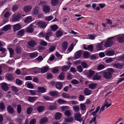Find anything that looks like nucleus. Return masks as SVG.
Segmentation results:
<instances>
[{
    "instance_id": "a19ab883",
    "label": "nucleus",
    "mask_w": 124,
    "mask_h": 124,
    "mask_svg": "<svg viewBox=\"0 0 124 124\" xmlns=\"http://www.w3.org/2000/svg\"><path fill=\"white\" fill-rule=\"evenodd\" d=\"M96 86V84H95L92 83L89 84L88 85L89 88L91 89H94Z\"/></svg>"
},
{
    "instance_id": "338daca9",
    "label": "nucleus",
    "mask_w": 124,
    "mask_h": 124,
    "mask_svg": "<svg viewBox=\"0 0 124 124\" xmlns=\"http://www.w3.org/2000/svg\"><path fill=\"white\" fill-rule=\"evenodd\" d=\"M80 106L81 110H84L85 109L86 106L84 104H81Z\"/></svg>"
},
{
    "instance_id": "39448f33",
    "label": "nucleus",
    "mask_w": 124,
    "mask_h": 124,
    "mask_svg": "<svg viewBox=\"0 0 124 124\" xmlns=\"http://www.w3.org/2000/svg\"><path fill=\"white\" fill-rule=\"evenodd\" d=\"M21 17V15L20 14H18L17 15H14L13 16V17L12 19V22H15L19 21Z\"/></svg>"
},
{
    "instance_id": "4be33fe9",
    "label": "nucleus",
    "mask_w": 124,
    "mask_h": 124,
    "mask_svg": "<svg viewBox=\"0 0 124 124\" xmlns=\"http://www.w3.org/2000/svg\"><path fill=\"white\" fill-rule=\"evenodd\" d=\"M48 121V119L46 117H44L41 118L40 120V124H43Z\"/></svg>"
},
{
    "instance_id": "603ef678",
    "label": "nucleus",
    "mask_w": 124,
    "mask_h": 124,
    "mask_svg": "<svg viewBox=\"0 0 124 124\" xmlns=\"http://www.w3.org/2000/svg\"><path fill=\"white\" fill-rule=\"evenodd\" d=\"M5 106L4 103L3 102L0 103V109L1 110L3 111L4 110Z\"/></svg>"
},
{
    "instance_id": "4d7b16f0",
    "label": "nucleus",
    "mask_w": 124,
    "mask_h": 124,
    "mask_svg": "<svg viewBox=\"0 0 124 124\" xmlns=\"http://www.w3.org/2000/svg\"><path fill=\"white\" fill-rule=\"evenodd\" d=\"M62 35V32L60 30L57 31L56 32V35L57 37H60Z\"/></svg>"
},
{
    "instance_id": "13d9d810",
    "label": "nucleus",
    "mask_w": 124,
    "mask_h": 124,
    "mask_svg": "<svg viewBox=\"0 0 124 124\" xmlns=\"http://www.w3.org/2000/svg\"><path fill=\"white\" fill-rule=\"evenodd\" d=\"M101 78L100 76L97 75H95L93 78V79L94 80H98Z\"/></svg>"
},
{
    "instance_id": "1a4fd4ad",
    "label": "nucleus",
    "mask_w": 124,
    "mask_h": 124,
    "mask_svg": "<svg viewBox=\"0 0 124 124\" xmlns=\"http://www.w3.org/2000/svg\"><path fill=\"white\" fill-rule=\"evenodd\" d=\"M7 110L10 114H13L14 112V108L10 105L7 107Z\"/></svg>"
},
{
    "instance_id": "5701e85b",
    "label": "nucleus",
    "mask_w": 124,
    "mask_h": 124,
    "mask_svg": "<svg viewBox=\"0 0 124 124\" xmlns=\"http://www.w3.org/2000/svg\"><path fill=\"white\" fill-rule=\"evenodd\" d=\"M68 46V43L67 41L64 42L62 43V51H65Z\"/></svg>"
},
{
    "instance_id": "8fccbe9b",
    "label": "nucleus",
    "mask_w": 124,
    "mask_h": 124,
    "mask_svg": "<svg viewBox=\"0 0 124 124\" xmlns=\"http://www.w3.org/2000/svg\"><path fill=\"white\" fill-rule=\"evenodd\" d=\"M57 108V107L56 105H50L49 107V108L50 110H53Z\"/></svg>"
},
{
    "instance_id": "72a5a7b5",
    "label": "nucleus",
    "mask_w": 124,
    "mask_h": 124,
    "mask_svg": "<svg viewBox=\"0 0 124 124\" xmlns=\"http://www.w3.org/2000/svg\"><path fill=\"white\" fill-rule=\"evenodd\" d=\"M38 53L37 52L30 53L29 55V56L31 58L35 57L38 55Z\"/></svg>"
},
{
    "instance_id": "37998d69",
    "label": "nucleus",
    "mask_w": 124,
    "mask_h": 124,
    "mask_svg": "<svg viewBox=\"0 0 124 124\" xmlns=\"http://www.w3.org/2000/svg\"><path fill=\"white\" fill-rule=\"evenodd\" d=\"M65 115L68 117H69L71 115V113L70 110H67L65 111L64 113Z\"/></svg>"
},
{
    "instance_id": "9b49d317",
    "label": "nucleus",
    "mask_w": 124,
    "mask_h": 124,
    "mask_svg": "<svg viewBox=\"0 0 124 124\" xmlns=\"http://www.w3.org/2000/svg\"><path fill=\"white\" fill-rule=\"evenodd\" d=\"M112 66L114 67L119 69L122 68L123 67V65L120 63L113 64Z\"/></svg>"
},
{
    "instance_id": "20e7f679",
    "label": "nucleus",
    "mask_w": 124,
    "mask_h": 124,
    "mask_svg": "<svg viewBox=\"0 0 124 124\" xmlns=\"http://www.w3.org/2000/svg\"><path fill=\"white\" fill-rule=\"evenodd\" d=\"M28 47L32 48L34 47L37 44V42L34 40H31L28 42Z\"/></svg>"
},
{
    "instance_id": "5fc2aeb1",
    "label": "nucleus",
    "mask_w": 124,
    "mask_h": 124,
    "mask_svg": "<svg viewBox=\"0 0 124 124\" xmlns=\"http://www.w3.org/2000/svg\"><path fill=\"white\" fill-rule=\"evenodd\" d=\"M81 64L84 68H87L88 67V65L87 64L84 62H82L81 63Z\"/></svg>"
},
{
    "instance_id": "cd10ccee",
    "label": "nucleus",
    "mask_w": 124,
    "mask_h": 124,
    "mask_svg": "<svg viewBox=\"0 0 124 124\" xmlns=\"http://www.w3.org/2000/svg\"><path fill=\"white\" fill-rule=\"evenodd\" d=\"M10 54V57L12 58L13 57L14 53V50L12 48L9 47L8 48Z\"/></svg>"
},
{
    "instance_id": "4468645a",
    "label": "nucleus",
    "mask_w": 124,
    "mask_h": 124,
    "mask_svg": "<svg viewBox=\"0 0 124 124\" xmlns=\"http://www.w3.org/2000/svg\"><path fill=\"white\" fill-rule=\"evenodd\" d=\"M24 22L25 23H29L31 22L32 20V18L31 16H29L24 19Z\"/></svg>"
},
{
    "instance_id": "f03ea898",
    "label": "nucleus",
    "mask_w": 124,
    "mask_h": 124,
    "mask_svg": "<svg viewBox=\"0 0 124 124\" xmlns=\"http://www.w3.org/2000/svg\"><path fill=\"white\" fill-rule=\"evenodd\" d=\"M115 36L109 37L107 39V40L105 42L104 46L106 48L111 46L113 44V41L111 40L113 39Z\"/></svg>"
},
{
    "instance_id": "864d4df0",
    "label": "nucleus",
    "mask_w": 124,
    "mask_h": 124,
    "mask_svg": "<svg viewBox=\"0 0 124 124\" xmlns=\"http://www.w3.org/2000/svg\"><path fill=\"white\" fill-rule=\"evenodd\" d=\"M43 98L46 101H52L53 100V98L51 97H50L47 96H44Z\"/></svg>"
},
{
    "instance_id": "58836bf2",
    "label": "nucleus",
    "mask_w": 124,
    "mask_h": 124,
    "mask_svg": "<svg viewBox=\"0 0 124 124\" xmlns=\"http://www.w3.org/2000/svg\"><path fill=\"white\" fill-rule=\"evenodd\" d=\"M12 90L14 92H18L20 90L19 88L16 87L14 86H11Z\"/></svg>"
},
{
    "instance_id": "2eb2a0df",
    "label": "nucleus",
    "mask_w": 124,
    "mask_h": 124,
    "mask_svg": "<svg viewBox=\"0 0 124 124\" xmlns=\"http://www.w3.org/2000/svg\"><path fill=\"white\" fill-rule=\"evenodd\" d=\"M11 28V26L9 24H8L5 25L2 28H1L0 31H5L9 30Z\"/></svg>"
},
{
    "instance_id": "c9c22d12",
    "label": "nucleus",
    "mask_w": 124,
    "mask_h": 124,
    "mask_svg": "<svg viewBox=\"0 0 124 124\" xmlns=\"http://www.w3.org/2000/svg\"><path fill=\"white\" fill-rule=\"evenodd\" d=\"M100 108V107L99 106L97 107L96 110L95 111L93 112L91 114V115H93L94 116H97L96 113L99 110Z\"/></svg>"
},
{
    "instance_id": "e2e57ef3",
    "label": "nucleus",
    "mask_w": 124,
    "mask_h": 124,
    "mask_svg": "<svg viewBox=\"0 0 124 124\" xmlns=\"http://www.w3.org/2000/svg\"><path fill=\"white\" fill-rule=\"evenodd\" d=\"M49 93L52 96H57L58 95L57 92H50Z\"/></svg>"
},
{
    "instance_id": "dca6fc26",
    "label": "nucleus",
    "mask_w": 124,
    "mask_h": 124,
    "mask_svg": "<svg viewBox=\"0 0 124 124\" xmlns=\"http://www.w3.org/2000/svg\"><path fill=\"white\" fill-rule=\"evenodd\" d=\"M1 87L4 91H6L8 90V87L7 84L5 83H3L1 84Z\"/></svg>"
},
{
    "instance_id": "3c124183",
    "label": "nucleus",
    "mask_w": 124,
    "mask_h": 124,
    "mask_svg": "<svg viewBox=\"0 0 124 124\" xmlns=\"http://www.w3.org/2000/svg\"><path fill=\"white\" fill-rule=\"evenodd\" d=\"M15 50L17 54H20L21 52V50L20 48L18 46H16Z\"/></svg>"
},
{
    "instance_id": "052dcab7",
    "label": "nucleus",
    "mask_w": 124,
    "mask_h": 124,
    "mask_svg": "<svg viewBox=\"0 0 124 124\" xmlns=\"http://www.w3.org/2000/svg\"><path fill=\"white\" fill-rule=\"evenodd\" d=\"M40 44L42 46H46L47 45V42L42 40L41 41L40 43Z\"/></svg>"
},
{
    "instance_id": "2f4dec72",
    "label": "nucleus",
    "mask_w": 124,
    "mask_h": 124,
    "mask_svg": "<svg viewBox=\"0 0 124 124\" xmlns=\"http://www.w3.org/2000/svg\"><path fill=\"white\" fill-rule=\"evenodd\" d=\"M117 40L120 43H122L124 42V37L122 36H118Z\"/></svg>"
},
{
    "instance_id": "c85d7f7f",
    "label": "nucleus",
    "mask_w": 124,
    "mask_h": 124,
    "mask_svg": "<svg viewBox=\"0 0 124 124\" xmlns=\"http://www.w3.org/2000/svg\"><path fill=\"white\" fill-rule=\"evenodd\" d=\"M103 45V43L102 42H101V43H98L96 46L97 50H102L103 49L102 47Z\"/></svg>"
},
{
    "instance_id": "ddd939ff",
    "label": "nucleus",
    "mask_w": 124,
    "mask_h": 124,
    "mask_svg": "<svg viewBox=\"0 0 124 124\" xmlns=\"http://www.w3.org/2000/svg\"><path fill=\"white\" fill-rule=\"evenodd\" d=\"M75 118L76 120L78 121H81L82 120L81 118V115L79 113H77L75 114Z\"/></svg>"
},
{
    "instance_id": "c03bdc74",
    "label": "nucleus",
    "mask_w": 124,
    "mask_h": 124,
    "mask_svg": "<svg viewBox=\"0 0 124 124\" xmlns=\"http://www.w3.org/2000/svg\"><path fill=\"white\" fill-rule=\"evenodd\" d=\"M33 30V29L32 27H28L26 28V31L29 33L32 32Z\"/></svg>"
},
{
    "instance_id": "a211bd4d",
    "label": "nucleus",
    "mask_w": 124,
    "mask_h": 124,
    "mask_svg": "<svg viewBox=\"0 0 124 124\" xmlns=\"http://www.w3.org/2000/svg\"><path fill=\"white\" fill-rule=\"evenodd\" d=\"M74 48V44L72 43L68 47L67 51L66 52H65V53L68 54L71 52L73 49Z\"/></svg>"
},
{
    "instance_id": "412c9836",
    "label": "nucleus",
    "mask_w": 124,
    "mask_h": 124,
    "mask_svg": "<svg viewBox=\"0 0 124 124\" xmlns=\"http://www.w3.org/2000/svg\"><path fill=\"white\" fill-rule=\"evenodd\" d=\"M74 120L73 118L72 117H66L64 119V121L66 123L72 122Z\"/></svg>"
},
{
    "instance_id": "774afa93",
    "label": "nucleus",
    "mask_w": 124,
    "mask_h": 124,
    "mask_svg": "<svg viewBox=\"0 0 124 124\" xmlns=\"http://www.w3.org/2000/svg\"><path fill=\"white\" fill-rule=\"evenodd\" d=\"M71 82L72 84H77L79 83V81L75 79H73L71 80Z\"/></svg>"
},
{
    "instance_id": "e433bc0d",
    "label": "nucleus",
    "mask_w": 124,
    "mask_h": 124,
    "mask_svg": "<svg viewBox=\"0 0 124 124\" xmlns=\"http://www.w3.org/2000/svg\"><path fill=\"white\" fill-rule=\"evenodd\" d=\"M51 30L53 31H56L58 28V27L55 24H54L50 26Z\"/></svg>"
},
{
    "instance_id": "0eeeda50",
    "label": "nucleus",
    "mask_w": 124,
    "mask_h": 124,
    "mask_svg": "<svg viewBox=\"0 0 124 124\" xmlns=\"http://www.w3.org/2000/svg\"><path fill=\"white\" fill-rule=\"evenodd\" d=\"M92 91L90 90L88 88H85L83 91V93L85 95H89L92 93Z\"/></svg>"
},
{
    "instance_id": "09e8293b",
    "label": "nucleus",
    "mask_w": 124,
    "mask_h": 124,
    "mask_svg": "<svg viewBox=\"0 0 124 124\" xmlns=\"http://www.w3.org/2000/svg\"><path fill=\"white\" fill-rule=\"evenodd\" d=\"M83 55L85 58H88L89 57L90 54L88 52H85L83 53Z\"/></svg>"
},
{
    "instance_id": "aec40b11",
    "label": "nucleus",
    "mask_w": 124,
    "mask_h": 124,
    "mask_svg": "<svg viewBox=\"0 0 124 124\" xmlns=\"http://www.w3.org/2000/svg\"><path fill=\"white\" fill-rule=\"evenodd\" d=\"M25 33V31L24 29H22L19 31L17 33V35L19 37H22Z\"/></svg>"
},
{
    "instance_id": "69168bd1",
    "label": "nucleus",
    "mask_w": 124,
    "mask_h": 124,
    "mask_svg": "<svg viewBox=\"0 0 124 124\" xmlns=\"http://www.w3.org/2000/svg\"><path fill=\"white\" fill-rule=\"evenodd\" d=\"M70 96L68 94L65 93H62V97L64 98H69Z\"/></svg>"
},
{
    "instance_id": "a18cd8bd",
    "label": "nucleus",
    "mask_w": 124,
    "mask_h": 124,
    "mask_svg": "<svg viewBox=\"0 0 124 124\" xmlns=\"http://www.w3.org/2000/svg\"><path fill=\"white\" fill-rule=\"evenodd\" d=\"M21 107L20 104H18L17 107V113L19 114L21 113Z\"/></svg>"
},
{
    "instance_id": "79ce46f5",
    "label": "nucleus",
    "mask_w": 124,
    "mask_h": 124,
    "mask_svg": "<svg viewBox=\"0 0 124 124\" xmlns=\"http://www.w3.org/2000/svg\"><path fill=\"white\" fill-rule=\"evenodd\" d=\"M44 109V108L43 106H40L38 107L37 110L39 112H40L43 111Z\"/></svg>"
},
{
    "instance_id": "4c0bfd02",
    "label": "nucleus",
    "mask_w": 124,
    "mask_h": 124,
    "mask_svg": "<svg viewBox=\"0 0 124 124\" xmlns=\"http://www.w3.org/2000/svg\"><path fill=\"white\" fill-rule=\"evenodd\" d=\"M67 63H68V65H70V66H62V71H66L70 67V65L71 64V63H69L68 62Z\"/></svg>"
},
{
    "instance_id": "f257e3e1",
    "label": "nucleus",
    "mask_w": 124,
    "mask_h": 124,
    "mask_svg": "<svg viewBox=\"0 0 124 124\" xmlns=\"http://www.w3.org/2000/svg\"><path fill=\"white\" fill-rule=\"evenodd\" d=\"M107 70H108L107 72L102 71L100 72L103 73V76L104 78L108 79L111 78L112 74L114 72V70L113 69L111 68H108Z\"/></svg>"
},
{
    "instance_id": "6e6d98bb",
    "label": "nucleus",
    "mask_w": 124,
    "mask_h": 124,
    "mask_svg": "<svg viewBox=\"0 0 124 124\" xmlns=\"http://www.w3.org/2000/svg\"><path fill=\"white\" fill-rule=\"evenodd\" d=\"M32 108L31 107H30L27 108V113L28 114H30L32 111Z\"/></svg>"
},
{
    "instance_id": "a878e982",
    "label": "nucleus",
    "mask_w": 124,
    "mask_h": 124,
    "mask_svg": "<svg viewBox=\"0 0 124 124\" xmlns=\"http://www.w3.org/2000/svg\"><path fill=\"white\" fill-rule=\"evenodd\" d=\"M95 73V72L94 71L89 70L87 74L88 77L89 78H91Z\"/></svg>"
},
{
    "instance_id": "7c9ffc66",
    "label": "nucleus",
    "mask_w": 124,
    "mask_h": 124,
    "mask_svg": "<svg viewBox=\"0 0 124 124\" xmlns=\"http://www.w3.org/2000/svg\"><path fill=\"white\" fill-rule=\"evenodd\" d=\"M28 101L30 102H33L35 101L36 99V97H31V96H28Z\"/></svg>"
},
{
    "instance_id": "473e14b6",
    "label": "nucleus",
    "mask_w": 124,
    "mask_h": 124,
    "mask_svg": "<svg viewBox=\"0 0 124 124\" xmlns=\"http://www.w3.org/2000/svg\"><path fill=\"white\" fill-rule=\"evenodd\" d=\"M6 79L8 80H11L14 79V78L12 74H7L6 76Z\"/></svg>"
},
{
    "instance_id": "49530a36",
    "label": "nucleus",
    "mask_w": 124,
    "mask_h": 124,
    "mask_svg": "<svg viewBox=\"0 0 124 124\" xmlns=\"http://www.w3.org/2000/svg\"><path fill=\"white\" fill-rule=\"evenodd\" d=\"M59 0H51V3L53 6H54L57 4Z\"/></svg>"
},
{
    "instance_id": "b1692460",
    "label": "nucleus",
    "mask_w": 124,
    "mask_h": 124,
    "mask_svg": "<svg viewBox=\"0 0 124 124\" xmlns=\"http://www.w3.org/2000/svg\"><path fill=\"white\" fill-rule=\"evenodd\" d=\"M40 70V72L43 73L46 72L49 70V68L46 66L43 67L42 68L39 69Z\"/></svg>"
},
{
    "instance_id": "f3484780",
    "label": "nucleus",
    "mask_w": 124,
    "mask_h": 124,
    "mask_svg": "<svg viewBox=\"0 0 124 124\" xmlns=\"http://www.w3.org/2000/svg\"><path fill=\"white\" fill-rule=\"evenodd\" d=\"M52 33L51 31H47L45 34L46 39L47 40H48L49 37L52 36Z\"/></svg>"
},
{
    "instance_id": "9d476101",
    "label": "nucleus",
    "mask_w": 124,
    "mask_h": 124,
    "mask_svg": "<svg viewBox=\"0 0 124 124\" xmlns=\"http://www.w3.org/2000/svg\"><path fill=\"white\" fill-rule=\"evenodd\" d=\"M82 54V51L79 50L75 52L74 54V58L76 59L79 58Z\"/></svg>"
},
{
    "instance_id": "bf43d9fd",
    "label": "nucleus",
    "mask_w": 124,
    "mask_h": 124,
    "mask_svg": "<svg viewBox=\"0 0 124 124\" xmlns=\"http://www.w3.org/2000/svg\"><path fill=\"white\" fill-rule=\"evenodd\" d=\"M105 68L104 65L101 64L98 66L97 69L98 70H100L104 69Z\"/></svg>"
},
{
    "instance_id": "6e6552de",
    "label": "nucleus",
    "mask_w": 124,
    "mask_h": 124,
    "mask_svg": "<svg viewBox=\"0 0 124 124\" xmlns=\"http://www.w3.org/2000/svg\"><path fill=\"white\" fill-rule=\"evenodd\" d=\"M42 7L43 8V10L46 13H48L49 12L50 8L49 6L46 5H43Z\"/></svg>"
},
{
    "instance_id": "7ed1b4c3",
    "label": "nucleus",
    "mask_w": 124,
    "mask_h": 124,
    "mask_svg": "<svg viewBox=\"0 0 124 124\" xmlns=\"http://www.w3.org/2000/svg\"><path fill=\"white\" fill-rule=\"evenodd\" d=\"M36 25L40 28L43 29L45 28L47 25L46 22L44 21H40L37 22H36Z\"/></svg>"
},
{
    "instance_id": "f8f14e48",
    "label": "nucleus",
    "mask_w": 124,
    "mask_h": 124,
    "mask_svg": "<svg viewBox=\"0 0 124 124\" xmlns=\"http://www.w3.org/2000/svg\"><path fill=\"white\" fill-rule=\"evenodd\" d=\"M37 92L39 93H43L46 92V89L43 87H38Z\"/></svg>"
},
{
    "instance_id": "c756f323",
    "label": "nucleus",
    "mask_w": 124,
    "mask_h": 124,
    "mask_svg": "<svg viewBox=\"0 0 124 124\" xmlns=\"http://www.w3.org/2000/svg\"><path fill=\"white\" fill-rule=\"evenodd\" d=\"M33 14L35 15H37L39 13V8L37 7H35L32 10Z\"/></svg>"
},
{
    "instance_id": "de8ad7c7",
    "label": "nucleus",
    "mask_w": 124,
    "mask_h": 124,
    "mask_svg": "<svg viewBox=\"0 0 124 124\" xmlns=\"http://www.w3.org/2000/svg\"><path fill=\"white\" fill-rule=\"evenodd\" d=\"M77 69L78 71L79 72H81L82 71L83 69L82 66L80 65H79L77 67Z\"/></svg>"
},
{
    "instance_id": "423d86ee",
    "label": "nucleus",
    "mask_w": 124,
    "mask_h": 124,
    "mask_svg": "<svg viewBox=\"0 0 124 124\" xmlns=\"http://www.w3.org/2000/svg\"><path fill=\"white\" fill-rule=\"evenodd\" d=\"M83 47L84 49L85 50H88L91 52H92L93 51V46L92 45H88L87 46V47L85 45H83Z\"/></svg>"
},
{
    "instance_id": "680f3d73",
    "label": "nucleus",
    "mask_w": 124,
    "mask_h": 124,
    "mask_svg": "<svg viewBox=\"0 0 124 124\" xmlns=\"http://www.w3.org/2000/svg\"><path fill=\"white\" fill-rule=\"evenodd\" d=\"M117 60L118 61H124V54L118 57Z\"/></svg>"
},
{
    "instance_id": "ea45409f",
    "label": "nucleus",
    "mask_w": 124,
    "mask_h": 124,
    "mask_svg": "<svg viewBox=\"0 0 124 124\" xmlns=\"http://www.w3.org/2000/svg\"><path fill=\"white\" fill-rule=\"evenodd\" d=\"M61 113L60 112L56 113L55 115V118L56 120L60 119L61 118Z\"/></svg>"
},
{
    "instance_id": "393cba45",
    "label": "nucleus",
    "mask_w": 124,
    "mask_h": 124,
    "mask_svg": "<svg viewBox=\"0 0 124 124\" xmlns=\"http://www.w3.org/2000/svg\"><path fill=\"white\" fill-rule=\"evenodd\" d=\"M31 9V6H26L24 7V11L26 12H27L30 11Z\"/></svg>"
},
{
    "instance_id": "0e129e2a",
    "label": "nucleus",
    "mask_w": 124,
    "mask_h": 124,
    "mask_svg": "<svg viewBox=\"0 0 124 124\" xmlns=\"http://www.w3.org/2000/svg\"><path fill=\"white\" fill-rule=\"evenodd\" d=\"M55 55L58 59L59 60L61 59L62 57V55L60 54L57 52L56 53Z\"/></svg>"
},
{
    "instance_id": "6ab92c4d",
    "label": "nucleus",
    "mask_w": 124,
    "mask_h": 124,
    "mask_svg": "<svg viewBox=\"0 0 124 124\" xmlns=\"http://www.w3.org/2000/svg\"><path fill=\"white\" fill-rule=\"evenodd\" d=\"M13 27L15 30L18 31L21 28V26L19 23L13 25Z\"/></svg>"
},
{
    "instance_id": "bb28decb",
    "label": "nucleus",
    "mask_w": 124,
    "mask_h": 124,
    "mask_svg": "<svg viewBox=\"0 0 124 124\" xmlns=\"http://www.w3.org/2000/svg\"><path fill=\"white\" fill-rule=\"evenodd\" d=\"M115 52L113 50L108 51L106 53V54L107 55L109 56L114 55L115 54Z\"/></svg>"
},
{
    "instance_id": "f704fd0d",
    "label": "nucleus",
    "mask_w": 124,
    "mask_h": 124,
    "mask_svg": "<svg viewBox=\"0 0 124 124\" xmlns=\"http://www.w3.org/2000/svg\"><path fill=\"white\" fill-rule=\"evenodd\" d=\"M62 86V84L61 82H57L56 83L55 87L57 88L58 89H61Z\"/></svg>"
}]
</instances>
